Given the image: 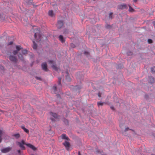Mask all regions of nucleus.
Masks as SVG:
<instances>
[{
	"mask_svg": "<svg viewBox=\"0 0 155 155\" xmlns=\"http://www.w3.org/2000/svg\"><path fill=\"white\" fill-rule=\"evenodd\" d=\"M17 143L22 150H25V148L24 146V145H26L33 150H35L36 149V148L34 146L30 143H26L23 140H22L21 142H17Z\"/></svg>",
	"mask_w": 155,
	"mask_h": 155,
	"instance_id": "f257e3e1",
	"label": "nucleus"
},
{
	"mask_svg": "<svg viewBox=\"0 0 155 155\" xmlns=\"http://www.w3.org/2000/svg\"><path fill=\"white\" fill-rule=\"evenodd\" d=\"M12 148L10 147H8L5 148H3L1 150V152L4 153L9 152L11 150Z\"/></svg>",
	"mask_w": 155,
	"mask_h": 155,
	"instance_id": "f03ea898",
	"label": "nucleus"
},
{
	"mask_svg": "<svg viewBox=\"0 0 155 155\" xmlns=\"http://www.w3.org/2000/svg\"><path fill=\"white\" fill-rule=\"evenodd\" d=\"M63 144L65 146L67 150H69L70 144L69 142L65 141L63 143Z\"/></svg>",
	"mask_w": 155,
	"mask_h": 155,
	"instance_id": "7ed1b4c3",
	"label": "nucleus"
},
{
	"mask_svg": "<svg viewBox=\"0 0 155 155\" xmlns=\"http://www.w3.org/2000/svg\"><path fill=\"white\" fill-rule=\"evenodd\" d=\"M42 69L45 71H47V65L46 63H43L41 65Z\"/></svg>",
	"mask_w": 155,
	"mask_h": 155,
	"instance_id": "20e7f679",
	"label": "nucleus"
},
{
	"mask_svg": "<svg viewBox=\"0 0 155 155\" xmlns=\"http://www.w3.org/2000/svg\"><path fill=\"white\" fill-rule=\"evenodd\" d=\"M9 59L11 61L14 62H16L17 60L16 58L15 57L12 55H10L9 56Z\"/></svg>",
	"mask_w": 155,
	"mask_h": 155,
	"instance_id": "39448f33",
	"label": "nucleus"
},
{
	"mask_svg": "<svg viewBox=\"0 0 155 155\" xmlns=\"http://www.w3.org/2000/svg\"><path fill=\"white\" fill-rule=\"evenodd\" d=\"M63 25V22L62 21H58L57 26L58 28H61Z\"/></svg>",
	"mask_w": 155,
	"mask_h": 155,
	"instance_id": "423d86ee",
	"label": "nucleus"
},
{
	"mask_svg": "<svg viewBox=\"0 0 155 155\" xmlns=\"http://www.w3.org/2000/svg\"><path fill=\"white\" fill-rule=\"evenodd\" d=\"M50 114L51 116H52L55 119H58V117L56 113H54L52 112H51Z\"/></svg>",
	"mask_w": 155,
	"mask_h": 155,
	"instance_id": "0eeeda50",
	"label": "nucleus"
},
{
	"mask_svg": "<svg viewBox=\"0 0 155 155\" xmlns=\"http://www.w3.org/2000/svg\"><path fill=\"white\" fill-rule=\"evenodd\" d=\"M66 81L68 82L70 81H71V79L69 76V74L68 73V71L66 72Z\"/></svg>",
	"mask_w": 155,
	"mask_h": 155,
	"instance_id": "6e6552de",
	"label": "nucleus"
},
{
	"mask_svg": "<svg viewBox=\"0 0 155 155\" xmlns=\"http://www.w3.org/2000/svg\"><path fill=\"white\" fill-rule=\"evenodd\" d=\"M61 138L63 139H65L67 140H69V139L66 136V135L65 134H63L61 136Z\"/></svg>",
	"mask_w": 155,
	"mask_h": 155,
	"instance_id": "1a4fd4ad",
	"label": "nucleus"
},
{
	"mask_svg": "<svg viewBox=\"0 0 155 155\" xmlns=\"http://www.w3.org/2000/svg\"><path fill=\"white\" fill-rule=\"evenodd\" d=\"M59 40L62 43H64L65 42V40L64 38L63 37L62 35H60L59 36Z\"/></svg>",
	"mask_w": 155,
	"mask_h": 155,
	"instance_id": "9d476101",
	"label": "nucleus"
},
{
	"mask_svg": "<svg viewBox=\"0 0 155 155\" xmlns=\"http://www.w3.org/2000/svg\"><path fill=\"white\" fill-rule=\"evenodd\" d=\"M127 8V6L126 4H123L120 5L119 6V9H124Z\"/></svg>",
	"mask_w": 155,
	"mask_h": 155,
	"instance_id": "9b49d317",
	"label": "nucleus"
},
{
	"mask_svg": "<svg viewBox=\"0 0 155 155\" xmlns=\"http://www.w3.org/2000/svg\"><path fill=\"white\" fill-rule=\"evenodd\" d=\"M12 136L15 137V138L18 139L20 137V135L19 134H13Z\"/></svg>",
	"mask_w": 155,
	"mask_h": 155,
	"instance_id": "f8f14e48",
	"label": "nucleus"
},
{
	"mask_svg": "<svg viewBox=\"0 0 155 155\" xmlns=\"http://www.w3.org/2000/svg\"><path fill=\"white\" fill-rule=\"evenodd\" d=\"M37 48V45L34 41H33V48L34 49H36Z\"/></svg>",
	"mask_w": 155,
	"mask_h": 155,
	"instance_id": "ddd939ff",
	"label": "nucleus"
},
{
	"mask_svg": "<svg viewBox=\"0 0 155 155\" xmlns=\"http://www.w3.org/2000/svg\"><path fill=\"white\" fill-rule=\"evenodd\" d=\"M48 15L51 16H53V12L52 10H50L48 12Z\"/></svg>",
	"mask_w": 155,
	"mask_h": 155,
	"instance_id": "4468645a",
	"label": "nucleus"
},
{
	"mask_svg": "<svg viewBox=\"0 0 155 155\" xmlns=\"http://www.w3.org/2000/svg\"><path fill=\"white\" fill-rule=\"evenodd\" d=\"M52 68L54 70L58 71L59 69L58 68H57L56 65H53L52 66Z\"/></svg>",
	"mask_w": 155,
	"mask_h": 155,
	"instance_id": "2eb2a0df",
	"label": "nucleus"
},
{
	"mask_svg": "<svg viewBox=\"0 0 155 155\" xmlns=\"http://www.w3.org/2000/svg\"><path fill=\"white\" fill-rule=\"evenodd\" d=\"M3 132L2 130H0V143L2 142V136L3 134Z\"/></svg>",
	"mask_w": 155,
	"mask_h": 155,
	"instance_id": "dca6fc26",
	"label": "nucleus"
},
{
	"mask_svg": "<svg viewBox=\"0 0 155 155\" xmlns=\"http://www.w3.org/2000/svg\"><path fill=\"white\" fill-rule=\"evenodd\" d=\"M52 89L53 90V92L54 94H56V90H57V87H56V86H54L53 87Z\"/></svg>",
	"mask_w": 155,
	"mask_h": 155,
	"instance_id": "f3484780",
	"label": "nucleus"
},
{
	"mask_svg": "<svg viewBox=\"0 0 155 155\" xmlns=\"http://www.w3.org/2000/svg\"><path fill=\"white\" fill-rule=\"evenodd\" d=\"M16 48L18 51L22 49L20 46H16Z\"/></svg>",
	"mask_w": 155,
	"mask_h": 155,
	"instance_id": "a211bd4d",
	"label": "nucleus"
},
{
	"mask_svg": "<svg viewBox=\"0 0 155 155\" xmlns=\"http://www.w3.org/2000/svg\"><path fill=\"white\" fill-rule=\"evenodd\" d=\"M104 103V102H97V104L98 106L99 107V106H103V104Z\"/></svg>",
	"mask_w": 155,
	"mask_h": 155,
	"instance_id": "6ab92c4d",
	"label": "nucleus"
},
{
	"mask_svg": "<svg viewBox=\"0 0 155 155\" xmlns=\"http://www.w3.org/2000/svg\"><path fill=\"white\" fill-rule=\"evenodd\" d=\"M151 71L152 73L155 72V67H152L151 68Z\"/></svg>",
	"mask_w": 155,
	"mask_h": 155,
	"instance_id": "aec40b11",
	"label": "nucleus"
},
{
	"mask_svg": "<svg viewBox=\"0 0 155 155\" xmlns=\"http://www.w3.org/2000/svg\"><path fill=\"white\" fill-rule=\"evenodd\" d=\"M18 58L20 60H23V56H22V55L21 54H18Z\"/></svg>",
	"mask_w": 155,
	"mask_h": 155,
	"instance_id": "412c9836",
	"label": "nucleus"
},
{
	"mask_svg": "<svg viewBox=\"0 0 155 155\" xmlns=\"http://www.w3.org/2000/svg\"><path fill=\"white\" fill-rule=\"evenodd\" d=\"M22 53L23 54H25L27 53V51L26 50H23L22 51Z\"/></svg>",
	"mask_w": 155,
	"mask_h": 155,
	"instance_id": "4be33fe9",
	"label": "nucleus"
},
{
	"mask_svg": "<svg viewBox=\"0 0 155 155\" xmlns=\"http://www.w3.org/2000/svg\"><path fill=\"white\" fill-rule=\"evenodd\" d=\"M22 128L25 132L27 133H29V130L28 129L25 128L24 127H22Z\"/></svg>",
	"mask_w": 155,
	"mask_h": 155,
	"instance_id": "5701e85b",
	"label": "nucleus"
},
{
	"mask_svg": "<svg viewBox=\"0 0 155 155\" xmlns=\"http://www.w3.org/2000/svg\"><path fill=\"white\" fill-rule=\"evenodd\" d=\"M129 11L130 12H132L134 10V9L131 7L129 5Z\"/></svg>",
	"mask_w": 155,
	"mask_h": 155,
	"instance_id": "b1692460",
	"label": "nucleus"
},
{
	"mask_svg": "<svg viewBox=\"0 0 155 155\" xmlns=\"http://www.w3.org/2000/svg\"><path fill=\"white\" fill-rule=\"evenodd\" d=\"M58 85H60L61 83V78L60 77H59L58 78Z\"/></svg>",
	"mask_w": 155,
	"mask_h": 155,
	"instance_id": "393cba45",
	"label": "nucleus"
},
{
	"mask_svg": "<svg viewBox=\"0 0 155 155\" xmlns=\"http://www.w3.org/2000/svg\"><path fill=\"white\" fill-rule=\"evenodd\" d=\"M148 41L149 43L150 44L152 43V41L151 39H148Z\"/></svg>",
	"mask_w": 155,
	"mask_h": 155,
	"instance_id": "a878e982",
	"label": "nucleus"
},
{
	"mask_svg": "<svg viewBox=\"0 0 155 155\" xmlns=\"http://www.w3.org/2000/svg\"><path fill=\"white\" fill-rule=\"evenodd\" d=\"M18 52L17 51L15 50L13 51V53L14 55L16 54Z\"/></svg>",
	"mask_w": 155,
	"mask_h": 155,
	"instance_id": "bb28decb",
	"label": "nucleus"
},
{
	"mask_svg": "<svg viewBox=\"0 0 155 155\" xmlns=\"http://www.w3.org/2000/svg\"><path fill=\"white\" fill-rule=\"evenodd\" d=\"M71 47L74 48L75 47V45L73 43H71Z\"/></svg>",
	"mask_w": 155,
	"mask_h": 155,
	"instance_id": "cd10ccee",
	"label": "nucleus"
},
{
	"mask_svg": "<svg viewBox=\"0 0 155 155\" xmlns=\"http://www.w3.org/2000/svg\"><path fill=\"white\" fill-rule=\"evenodd\" d=\"M48 62L49 64H52L54 62V61L52 60H50L48 61Z\"/></svg>",
	"mask_w": 155,
	"mask_h": 155,
	"instance_id": "c85d7f7f",
	"label": "nucleus"
},
{
	"mask_svg": "<svg viewBox=\"0 0 155 155\" xmlns=\"http://www.w3.org/2000/svg\"><path fill=\"white\" fill-rule=\"evenodd\" d=\"M35 78L38 80H41V78L40 77H36Z\"/></svg>",
	"mask_w": 155,
	"mask_h": 155,
	"instance_id": "c756f323",
	"label": "nucleus"
},
{
	"mask_svg": "<svg viewBox=\"0 0 155 155\" xmlns=\"http://www.w3.org/2000/svg\"><path fill=\"white\" fill-rule=\"evenodd\" d=\"M84 53V54L86 55L89 54V53L86 51H85Z\"/></svg>",
	"mask_w": 155,
	"mask_h": 155,
	"instance_id": "7c9ffc66",
	"label": "nucleus"
},
{
	"mask_svg": "<svg viewBox=\"0 0 155 155\" xmlns=\"http://www.w3.org/2000/svg\"><path fill=\"white\" fill-rule=\"evenodd\" d=\"M112 14H113L112 13V12L110 13L109 14V18H111V15H112Z\"/></svg>",
	"mask_w": 155,
	"mask_h": 155,
	"instance_id": "2f4dec72",
	"label": "nucleus"
},
{
	"mask_svg": "<svg viewBox=\"0 0 155 155\" xmlns=\"http://www.w3.org/2000/svg\"><path fill=\"white\" fill-rule=\"evenodd\" d=\"M110 108L113 110H114V107L113 106L110 107Z\"/></svg>",
	"mask_w": 155,
	"mask_h": 155,
	"instance_id": "473e14b6",
	"label": "nucleus"
},
{
	"mask_svg": "<svg viewBox=\"0 0 155 155\" xmlns=\"http://www.w3.org/2000/svg\"><path fill=\"white\" fill-rule=\"evenodd\" d=\"M34 36H35V38H36L37 37V33H35V34Z\"/></svg>",
	"mask_w": 155,
	"mask_h": 155,
	"instance_id": "72a5a7b5",
	"label": "nucleus"
},
{
	"mask_svg": "<svg viewBox=\"0 0 155 155\" xmlns=\"http://www.w3.org/2000/svg\"><path fill=\"white\" fill-rule=\"evenodd\" d=\"M129 130V128L127 127V128H126L125 130V131H127L128 130Z\"/></svg>",
	"mask_w": 155,
	"mask_h": 155,
	"instance_id": "f704fd0d",
	"label": "nucleus"
},
{
	"mask_svg": "<svg viewBox=\"0 0 155 155\" xmlns=\"http://www.w3.org/2000/svg\"><path fill=\"white\" fill-rule=\"evenodd\" d=\"M13 42L12 41L10 42L8 44L9 45H11L12 44Z\"/></svg>",
	"mask_w": 155,
	"mask_h": 155,
	"instance_id": "c9c22d12",
	"label": "nucleus"
},
{
	"mask_svg": "<svg viewBox=\"0 0 155 155\" xmlns=\"http://www.w3.org/2000/svg\"><path fill=\"white\" fill-rule=\"evenodd\" d=\"M17 151H18V153H21V151L20 150H18Z\"/></svg>",
	"mask_w": 155,
	"mask_h": 155,
	"instance_id": "e433bc0d",
	"label": "nucleus"
},
{
	"mask_svg": "<svg viewBox=\"0 0 155 155\" xmlns=\"http://www.w3.org/2000/svg\"><path fill=\"white\" fill-rule=\"evenodd\" d=\"M98 96L99 97H101V94L100 93H98Z\"/></svg>",
	"mask_w": 155,
	"mask_h": 155,
	"instance_id": "4c0bfd02",
	"label": "nucleus"
},
{
	"mask_svg": "<svg viewBox=\"0 0 155 155\" xmlns=\"http://www.w3.org/2000/svg\"><path fill=\"white\" fill-rule=\"evenodd\" d=\"M153 25L155 27V22L154 21V22H153Z\"/></svg>",
	"mask_w": 155,
	"mask_h": 155,
	"instance_id": "58836bf2",
	"label": "nucleus"
},
{
	"mask_svg": "<svg viewBox=\"0 0 155 155\" xmlns=\"http://www.w3.org/2000/svg\"><path fill=\"white\" fill-rule=\"evenodd\" d=\"M66 31H64V32L63 33H64V34H66V33H67V32H67V30H66Z\"/></svg>",
	"mask_w": 155,
	"mask_h": 155,
	"instance_id": "ea45409f",
	"label": "nucleus"
},
{
	"mask_svg": "<svg viewBox=\"0 0 155 155\" xmlns=\"http://www.w3.org/2000/svg\"><path fill=\"white\" fill-rule=\"evenodd\" d=\"M51 120L52 121H54V119L53 118H51Z\"/></svg>",
	"mask_w": 155,
	"mask_h": 155,
	"instance_id": "a19ab883",
	"label": "nucleus"
},
{
	"mask_svg": "<svg viewBox=\"0 0 155 155\" xmlns=\"http://www.w3.org/2000/svg\"><path fill=\"white\" fill-rule=\"evenodd\" d=\"M96 152H97V153H100V152L99 151H98V150H97Z\"/></svg>",
	"mask_w": 155,
	"mask_h": 155,
	"instance_id": "79ce46f5",
	"label": "nucleus"
},
{
	"mask_svg": "<svg viewBox=\"0 0 155 155\" xmlns=\"http://www.w3.org/2000/svg\"><path fill=\"white\" fill-rule=\"evenodd\" d=\"M110 26L109 25H107L106 26V28H108L109 27H110Z\"/></svg>",
	"mask_w": 155,
	"mask_h": 155,
	"instance_id": "37998d69",
	"label": "nucleus"
},
{
	"mask_svg": "<svg viewBox=\"0 0 155 155\" xmlns=\"http://www.w3.org/2000/svg\"><path fill=\"white\" fill-rule=\"evenodd\" d=\"M133 1L134 2H136L137 1V0H133Z\"/></svg>",
	"mask_w": 155,
	"mask_h": 155,
	"instance_id": "c03bdc74",
	"label": "nucleus"
},
{
	"mask_svg": "<svg viewBox=\"0 0 155 155\" xmlns=\"http://www.w3.org/2000/svg\"><path fill=\"white\" fill-rule=\"evenodd\" d=\"M78 155H81V154H80V152H78Z\"/></svg>",
	"mask_w": 155,
	"mask_h": 155,
	"instance_id": "a18cd8bd",
	"label": "nucleus"
},
{
	"mask_svg": "<svg viewBox=\"0 0 155 155\" xmlns=\"http://www.w3.org/2000/svg\"><path fill=\"white\" fill-rule=\"evenodd\" d=\"M66 121H67V122H68V121L67 120H66Z\"/></svg>",
	"mask_w": 155,
	"mask_h": 155,
	"instance_id": "49530a36",
	"label": "nucleus"
}]
</instances>
